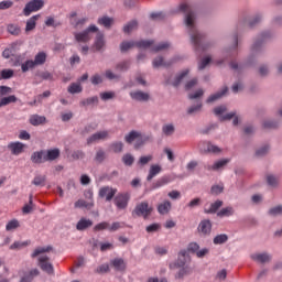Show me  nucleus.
Returning <instances> with one entry per match:
<instances>
[{
	"label": "nucleus",
	"instance_id": "nucleus-30",
	"mask_svg": "<svg viewBox=\"0 0 282 282\" xmlns=\"http://www.w3.org/2000/svg\"><path fill=\"white\" fill-rule=\"evenodd\" d=\"M171 200H164L158 205L159 215H169L171 213Z\"/></svg>",
	"mask_w": 282,
	"mask_h": 282
},
{
	"label": "nucleus",
	"instance_id": "nucleus-49",
	"mask_svg": "<svg viewBox=\"0 0 282 282\" xmlns=\"http://www.w3.org/2000/svg\"><path fill=\"white\" fill-rule=\"evenodd\" d=\"M131 47H135V42L133 41H123L120 44V52L124 53V52H129V50H131Z\"/></svg>",
	"mask_w": 282,
	"mask_h": 282
},
{
	"label": "nucleus",
	"instance_id": "nucleus-42",
	"mask_svg": "<svg viewBox=\"0 0 282 282\" xmlns=\"http://www.w3.org/2000/svg\"><path fill=\"white\" fill-rule=\"evenodd\" d=\"M191 70L188 69H184L182 73H180L174 82L172 83L173 87H180L182 80H184V78H186V75L189 74Z\"/></svg>",
	"mask_w": 282,
	"mask_h": 282
},
{
	"label": "nucleus",
	"instance_id": "nucleus-11",
	"mask_svg": "<svg viewBox=\"0 0 282 282\" xmlns=\"http://www.w3.org/2000/svg\"><path fill=\"white\" fill-rule=\"evenodd\" d=\"M130 98L137 102H148L151 96L142 90H135L130 93Z\"/></svg>",
	"mask_w": 282,
	"mask_h": 282
},
{
	"label": "nucleus",
	"instance_id": "nucleus-17",
	"mask_svg": "<svg viewBox=\"0 0 282 282\" xmlns=\"http://www.w3.org/2000/svg\"><path fill=\"white\" fill-rule=\"evenodd\" d=\"M107 138H109L108 131H99L87 139V144H94V142H98V140H105Z\"/></svg>",
	"mask_w": 282,
	"mask_h": 282
},
{
	"label": "nucleus",
	"instance_id": "nucleus-39",
	"mask_svg": "<svg viewBox=\"0 0 282 282\" xmlns=\"http://www.w3.org/2000/svg\"><path fill=\"white\" fill-rule=\"evenodd\" d=\"M91 105H98V96H94V97L83 99L79 102L80 107H91Z\"/></svg>",
	"mask_w": 282,
	"mask_h": 282
},
{
	"label": "nucleus",
	"instance_id": "nucleus-29",
	"mask_svg": "<svg viewBox=\"0 0 282 282\" xmlns=\"http://www.w3.org/2000/svg\"><path fill=\"white\" fill-rule=\"evenodd\" d=\"M105 34H102L101 32L97 33L94 43L96 52H100L105 47Z\"/></svg>",
	"mask_w": 282,
	"mask_h": 282
},
{
	"label": "nucleus",
	"instance_id": "nucleus-23",
	"mask_svg": "<svg viewBox=\"0 0 282 282\" xmlns=\"http://www.w3.org/2000/svg\"><path fill=\"white\" fill-rule=\"evenodd\" d=\"M228 94V86H225L221 90L217 91L216 94L214 95H210L206 102L208 105H210V102H215L217 100H219L220 98H224V96H226Z\"/></svg>",
	"mask_w": 282,
	"mask_h": 282
},
{
	"label": "nucleus",
	"instance_id": "nucleus-47",
	"mask_svg": "<svg viewBox=\"0 0 282 282\" xmlns=\"http://www.w3.org/2000/svg\"><path fill=\"white\" fill-rule=\"evenodd\" d=\"M47 181V176L45 175H36L33 181L32 184L34 186H45V182Z\"/></svg>",
	"mask_w": 282,
	"mask_h": 282
},
{
	"label": "nucleus",
	"instance_id": "nucleus-40",
	"mask_svg": "<svg viewBox=\"0 0 282 282\" xmlns=\"http://www.w3.org/2000/svg\"><path fill=\"white\" fill-rule=\"evenodd\" d=\"M154 41L153 40H141L138 42H134V46L139 47V50H147L153 45Z\"/></svg>",
	"mask_w": 282,
	"mask_h": 282
},
{
	"label": "nucleus",
	"instance_id": "nucleus-58",
	"mask_svg": "<svg viewBox=\"0 0 282 282\" xmlns=\"http://www.w3.org/2000/svg\"><path fill=\"white\" fill-rule=\"evenodd\" d=\"M107 158V154L104 152L102 149L98 150L95 155V162H98L101 164V162H105V159Z\"/></svg>",
	"mask_w": 282,
	"mask_h": 282
},
{
	"label": "nucleus",
	"instance_id": "nucleus-2",
	"mask_svg": "<svg viewBox=\"0 0 282 282\" xmlns=\"http://www.w3.org/2000/svg\"><path fill=\"white\" fill-rule=\"evenodd\" d=\"M151 213H153V208L149 206V202H141L134 207L132 217L149 219V217H151Z\"/></svg>",
	"mask_w": 282,
	"mask_h": 282
},
{
	"label": "nucleus",
	"instance_id": "nucleus-52",
	"mask_svg": "<svg viewBox=\"0 0 282 282\" xmlns=\"http://www.w3.org/2000/svg\"><path fill=\"white\" fill-rule=\"evenodd\" d=\"M12 102H17V96L10 95L8 97H3L0 99V107H6V105H10Z\"/></svg>",
	"mask_w": 282,
	"mask_h": 282
},
{
	"label": "nucleus",
	"instance_id": "nucleus-50",
	"mask_svg": "<svg viewBox=\"0 0 282 282\" xmlns=\"http://www.w3.org/2000/svg\"><path fill=\"white\" fill-rule=\"evenodd\" d=\"M14 76V70L10 68H6L1 70L0 74V80H9V78H12Z\"/></svg>",
	"mask_w": 282,
	"mask_h": 282
},
{
	"label": "nucleus",
	"instance_id": "nucleus-24",
	"mask_svg": "<svg viewBox=\"0 0 282 282\" xmlns=\"http://www.w3.org/2000/svg\"><path fill=\"white\" fill-rule=\"evenodd\" d=\"M35 80L36 85H39V83H43V80H54V75L47 70L37 72L35 73Z\"/></svg>",
	"mask_w": 282,
	"mask_h": 282
},
{
	"label": "nucleus",
	"instance_id": "nucleus-4",
	"mask_svg": "<svg viewBox=\"0 0 282 282\" xmlns=\"http://www.w3.org/2000/svg\"><path fill=\"white\" fill-rule=\"evenodd\" d=\"M131 199V194L129 192L119 193L115 196L113 202L118 210H124L129 206V200Z\"/></svg>",
	"mask_w": 282,
	"mask_h": 282
},
{
	"label": "nucleus",
	"instance_id": "nucleus-55",
	"mask_svg": "<svg viewBox=\"0 0 282 282\" xmlns=\"http://www.w3.org/2000/svg\"><path fill=\"white\" fill-rule=\"evenodd\" d=\"M169 47H171V43L169 42H161L159 43L156 46L152 47V52H162L164 50H169Z\"/></svg>",
	"mask_w": 282,
	"mask_h": 282
},
{
	"label": "nucleus",
	"instance_id": "nucleus-1",
	"mask_svg": "<svg viewBox=\"0 0 282 282\" xmlns=\"http://www.w3.org/2000/svg\"><path fill=\"white\" fill-rule=\"evenodd\" d=\"M181 12H187L185 15V25L189 30L191 42L194 45L196 52H206L210 47V43H206V35L195 28V12L191 11V7L186 3H182L178 7Z\"/></svg>",
	"mask_w": 282,
	"mask_h": 282
},
{
	"label": "nucleus",
	"instance_id": "nucleus-41",
	"mask_svg": "<svg viewBox=\"0 0 282 282\" xmlns=\"http://www.w3.org/2000/svg\"><path fill=\"white\" fill-rule=\"evenodd\" d=\"M109 149L110 151H112V153H122L124 149V143H122L121 141L112 142L109 145Z\"/></svg>",
	"mask_w": 282,
	"mask_h": 282
},
{
	"label": "nucleus",
	"instance_id": "nucleus-63",
	"mask_svg": "<svg viewBox=\"0 0 282 282\" xmlns=\"http://www.w3.org/2000/svg\"><path fill=\"white\" fill-rule=\"evenodd\" d=\"M73 160H84L85 159V152L83 150H75L72 153Z\"/></svg>",
	"mask_w": 282,
	"mask_h": 282
},
{
	"label": "nucleus",
	"instance_id": "nucleus-19",
	"mask_svg": "<svg viewBox=\"0 0 282 282\" xmlns=\"http://www.w3.org/2000/svg\"><path fill=\"white\" fill-rule=\"evenodd\" d=\"M175 63V58L171 59L170 62H164V57L158 56L156 58L153 59L152 65L154 69H158V67H171Z\"/></svg>",
	"mask_w": 282,
	"mask_h": 282
},
{
	"label": "nucleus",
	"instance_id": "nucleus-62",
	"mask_svg": "<svg viewBox=\"0 0 282 282\" xmlns=\"http://www.w3.org/2000/svg\"><path fill=\"white\" fill-rule=\"evenodd\" d=\"M224 193V185H214L210 188L212 195H221Z\"/></svg>",
	"mask_w": 282,
	"mask_h": 282
},
{
	"label": "nucleus",
	"instance_id": "nucleus-14",
	"mask_svg": "<svg viewBox=\"0 0 282 282\" xmlns=\"http://www.w3.org/2000/svg\"><path fill=\"white\" fill-rule=\"evenodd\" d=\"M58 158H61V150L58 148L45 151L44 160L46 162H54V160H58Z\"/></svg>",
	"mask_w": 282,
	"mask_h": 282
},
{
	"label": "nucleus",
	"instance_id": "nucleus-8",
	"mask_svg": "<svg viewBox=\"0 0 282 282\" xmlns=\"http://www.w3.org/2000/svg\"><path fill=\"white\" fill-rule=\"evenodd\" d=\"M118 193V189L109 186H104L99 189V197L105 198L106 202H111L113 197H116V194Z\"/></svg>",
	"mask_w": 282,
	"mask_h": 282
},
{
	"label": "nucleus",
	"instance_id": "nucleus-34",
	"mask_svg": "<svg viewBox=\"0 0 282 282\" xmlns=\"http://www.w3.org/2000/svg\"><path fill=\"white\" fill-rule=\"evenodd\" d=\"M141 133L139 131L132 130L128 134L124 135V141L127 144H132V142H135L138 138H140Z\"/></svg>",
	"mask_w": 282,
	"mask_h": 282
},
{
	"label": "nucleus",
	"instance_id": "nucleus-27",
	"mask_svg": "<svg viewBox=\"0 0 282 282\" xmlns=\"http://www.w3.org/2000/svg\"><path fill=\"white\" fill-rule=\"evenodd\" d=\"M224 206V200L217 199L216 202L212 203L208 209H205L204 213L206 215H215Z\"/></svg>",
	"mask_w": 282,
	"mask_h": 282
},
{
	"label": "nucleus",
	"instance_id": "nucleus-59",
	"mask_svg": "<svg viewBox=\"0 0 282 282\" xmlns=\"http://www.w3.org/2000/svg\"><path fill=\"white\" fill-rule=\"evenodd\" d=\"M199 251V243L197 242H189L187 246V252H191L192 254H197Z\"/></svg>",
	"mask_w": 282,
	"mask_h": 282
},
{
	"label": "nucleus",
	"instance_id": "nucleus-35",
	"mask_svg": "<svg viewBox=\"0 0 282 282\" xmlns=\"http://www.w3.org/2000/svg\"><path fill=\"white\" fill-rule=\"evenodd\" d=\"M47 61V54L45 52H39L35 57L33 63L35 64V67L39 65H45V62Z\"/></svg>",
	"mask_w": 282,
	"mask_h": 282
},
{
	"label": "nucleus",
	"instance_id": "nucleus-25",
	"mask_svg": "<svg viewBox=\"0 0 282 282\" xmlns=\"http://www.w3.org/2000/svg\"><path fill=\"white\" fill-rule=\"evenodd\" d=\"M230 162L229 159H223L219 161H216L213 165H205L206 171H219V169H224L226 164Z\"/></svg>",
	"mask_w": 282,
	"mask_h": 282
},
{
	"label": "nucleus",
	"instance_id": "nucleus-46",
	"mask_svg": "<svg viewBox=\"0 0 282 282\" xmlns=\"http://www.w3.org/2000/svg\"><path fill=\"white\" fill-rule=\"evenodd\" d=\"M162 133L166 137L173 135L175 133V126L173 123H167L162 127Z\"/></svg>",
	"mask_w": 282,
	"mask_h": 282
},
{
	"label": "nucleus",
	"instance_id": "nucleus-18",
	"mask_svg": "<svg viewBox=\"0 0 282 282\" xmlns=\"http://www.w3.org/2000/svg\"><path fill=\"white\" fill-rule=\"evenodd\" d=\"M91 226H94V220L83 217L77 221L76 230L83 232L84 230H87V228H91Z\"/></svg>",
	"mask_w": 282,
	"mask_h": 282
},
{
	"label": "nucleus",
	"instance_id": "nucleus-43",
	"mask_svg": "<svg viewBox=\"0 0 282 282\" xmlns=\"http://www.w3.org/2000/svg\"><path fill=\"white\" fill-rule=\"evenodd\" d=\"M131 67V61L126 59L116 65L117 72H127Z\"/></svg>",
	"mask_w": 282,
	"mask_h": 282
},
{
	"label": "nucleus",
	"instance_id": "nucleus-33",
	"mask_svg": "<svg viewBox=\"0 0 282 282\" xmlns=\"http://www.w3.org/2000/svg\"><path fill=\"white\" fill-rule=\"evenodd\" d=\"M97 23L99 25H102L104 28H106V30H109L111 28V25H113V18H109L107 15H104V17L98 19Z\"/></svg>",
	"mask_w": 282,
	"mask_h": 282
},
{
	"label": "nucleus",
	"instance_id": "nucleus-56",
	"mask_svg": "<svg viewBox=\"0 0 282 282\" xmlns=\"http://www.w3.org/2000/svg\"><path fill=\"white\" fill-rule=\"evenodd\" d=\"M150 19L152 21H164L166 19V14L162 11L153 12V13L150 14Z\"/></svg>",
	"mask_w": 282,
	"mask_h": 282
},
{
	"label": "nucleus",
	"instance_id": "nucleus-28",
	"mask_svg": "<svg viewBox=\"0 0 282 282\" xmlns=\"http://www.w3.org/2000/svg\"><path fill=\"white\" fill-rule=\"evenodd\" d=\"M235 215V207L227 206L217 212V217L224 219V217H232Z\"/></svg>",
	"mask_w": 282,
	"mask_h": 282
},
{
	"label": "nucleus",
	"instance_id": "nucleus-32",
	"mask_svg": "<svg viewBox=\"0 0 282 282\" xmlns=\"http://www.w3.org/2000/svg\"><path fill=\"white\" fill-rule=\"evenodd\" d=\"M160 173H162V166L151 165L149 170V174L147 176V181L151 182V180H153V177H155L156 175H160Z\"/></svg>",
	"mask_w": 282,
	"mask_h": 282
},
{
	"label": "nucleus",
	"instance_id": "nucleus-61",
	"mask_svg": "<svg viewBox=\"0 0 282 282\" xmlns=\"http://www.w3.org/2000/svg\"><path fill=\"white\" fill-rule=\"evenodd\" d=\"M94 204L87 203V200L78 199L75 202V208H91Z\"/></svg>",
	"mask_w": 282,
	"mask_h": 282
},
{
	"label": "nucleus",
	"instance_id": "nucleus-10",
	"mask_svg": "<svg viewBox=\"0 0 282 282\" xmlns=\"http://www.w3.org/2000/svg\"><path fill=\"white\" fill-rule=\"evenodd\" d=\"M199 147L203 153H221V149L210 143V141H202Z\"/></svg>",
	"mask_w": 282,
	"mask_h": 282
},
{
	"label": "nucleus",
	"instance_id": "nucleus-57",
	"mask_svg": "<svg viewBox=\"0 0 282 282\" xmlns=\"http://www.w3.org/2000/svg\"><path fill=\"white\" fill-rule=\"evenodd\" d=\"M20 226L21 225L19 224V220L12 219L7 224L6 230L10 232V230H17V228H19Z\"/></svg>",
	"mask_w": 282,
	"mask_h": 282
},
{
	"label": "nucleus",
	"instance_id": "nucleus-51",
	"mask_svg": "<svg viewBox=\"0 0 282 282\" xmlns=\"http://www.w3.org/2000/svg\"><path fill=\"white\" fill-rule=\"evenodd\" d=\"M68 94H80L83 93V86L80 84L73 83L68 86Z\"/></svg>",
	"mask_w": 282,
	"mask_h": 282
},
{
	"label": "nucleus",
	"instance_id": "nucleus-7",
	"mask_svg": "<svg viewBox=\"0 0 282 282\" xmlns=\"http://www.w3.org/2000/svg\"><path fill=\"white\" fill-rule=\"evenodd\" d=\"M39 265L46 274H54V264L50 262V257L41 256L39 258Z\"/></svg>",
	"mask_w": 282,
	"mask_h": 282
},
{
	"label": "nucleus",
	"instance_id": "nucleus-64",
	"mask_svg": "<svg viewBox=\"0 0 282 282\" xmlns=\"http://www.w3.org/2000/svg\"><path fill=\"white\" fill-rule=\"evenodd\" d=\"M197 206H202V198H199V197L192 199L187 204V208H197Z\"/></svg>",
	"mask_w": 282,
	"mask_h": 282
},
{
	"label": "nucleus",
	"instance_id": "nucleus-44",
	"mask_svg": "<svg viewBox=\"0 0 282 282\" xmlns=\"http://www.w3.org/2000/svg\"><path fill=\"white\" fill-rule=\"evenodd\" d=\"M7 32H9V34H12V36H19V34H21V26H19L18 24H8Z\"/></svg>",
	"mask_w": 282,
	"mask_h": 282
},
{
	"label": "nucleus",
	"instance_id": "nucleus-22",
	"mask_svg": "<svg viewBox=\"0 0 282 282\" xmlns=\"http://www.w3.org/2000/svg\"><path fill=\"white\" fill-rule=\"evenodd\" d=\"M151 140H153V137L149 134H140V137H138V139L134 142V149H142V147H144L147 142H151Z\"/></svg>",
	"mask_w": 282,
	"mask_h": 282
},
{
	"label": "nucleus",
	"instance_id": "nucleus-38",
	"mask_svg": "<svg viewBox=\"0 0 282 282\" xmlns=\"http://www.w3.org/2000/svg\"><path fill=\"white\" fill-rule=\"evenodd\" d=\"M133 30H138V20H131L123 26L124 34H131Z\"/></svg>",
	"mask_w": 282,
	"mask_h": 282
},
{
	"label": "nucleus",
	"instance_id": "nucleus-21",
	"mask_svg": "<svg viewBox=\"0 0 282 282\" xmlns=\"http://www.w3.org/2000/svg\"><path fill=\"white\" fill-rule=\"evenodd\" d=\"M193 274V268L191 265H185L178 268V272L175 273V279L182 280L184 276H191Z\"/></svg>",
	"mask_w": 282,
	"mask_h": 282
},
{
	"label": "nucleus",
	"instance_id": "nucleus-20",
	"mask_svg": "<svg viewBox=\"0 0 282 282\" xmlns=\"http://www.w3.org/2000/svg\"><path fill=\"white\" fill-rule=\"evenodd\" d=\"M31 162H33V164H43V162H47L45 160V150L33 152L31 155Z\"/></svg>",
	"mask_w": 282,
	"mask_h": 282
},
{
	"label": "nucleus",
	"instance_id": "nucleus-45",
	"mask_svg": "<svg viewBox=\"0 0 282 282\" xmlns=\"http://www.w3.org/2000/svg\"><path fill=\"white\" fill-rule=\"evenodd\" d=\"M226 241H228V235L226 234H220V235H217L214 240H213V243L215 246H221L223 243H226Z\"/></svg>",
	"mask_w": 282,
	"mask_h": 282
},
{
	"label": "nucleus",
	"instance_id": "nucleus-31",
	"mask_svg": "<svg viewBox=\"0 0 282 282\" xmlns=\"http://www.w3.org/2000/svg\"><path fill=\"white\" fill-rule=\"evenodd\" d=\"M40 18H41V14H36V15L31 17L26 21L25 32H32V30H35L36 29V21H39Z\"/></svg>",
	"mask_w": 282,
	"mask_h": 282
},
{
	"label": "nucleus",
	"instance_id": "nucleus-37",
	"mask_svg": "<svg viewBox=\"0 0 282 282\" xmlns=\"http://www.w3.org/2000/svg\"><path fill=\"white\" fill-rule=\"evenodd\" d=\"M53 250L52 246H46V247H37L31 254L32 259H36L39 254H45V252H51Z\"/></svg>",
	"mask_w": 282,
	"mask_h": 282
},
{
	"label": "nucleus",
	"instance_id": "nucleus-9",
	"mask_svg": "<svg viewBox=\"0 0 282 282\" xmlns=\"http://www.w3.org/2000/svg\"><path fill=\"white\" fill-rule=\"evenodd\" d=\"M198 232L204 237H208L213 232V223L210 219H204L198 225Z\"/></svg>",
	"mask_w": 282,
	"mask_h": 282
},
{
	"label": "nucleus",
	"instance_id": "nucleus-36",
	"mask_svg": "<svg viewBox=\"0 0 282 282\" xmlns=\"http://www.w3.org/2000/svg\"><path fill=\"white\" fill-rule=\"evenodd\" d=\"M39 274H40L39 269H33L29 273H26L24 276H22L20 282H32L34 281V276H39Z\"/></svg>",
	"mask_w": 282,
	"mask_h": 282
},
{
	"label": "nucleus",
	"instance_id": "nucleus-3",
	"mask_svg": "<svg viewBox=\"0 0 282 282\" xmlns=\"http://www.w3.org/2000/svg\"><path fill=\"white\" fill-rule=\"evenodd\" d=\"M90 32H98V26L90 24L86 30L74 33L75 41H77V43H89V41H91Z\"/></svg>",
	"mask_w": 282,
	"mask_h": 282
},
{
	"label": "nucleus",
	"instance_id": "nucleus-54",
	"mask_svg": "<svg viewBox=\"0 0 282 282\" xmlns=\"http://www.w3.org/2000/svg\"><path fill=\"white\" fill-rule=\"evenodd\" d=\"M93 230H94V232H101V230H109V223L101 221V223L95 225Z\"/></svg>",
	"mask_w": 282,
	"mask_h": 282
},
{
	"label": "nucleus",
	"instance_id": "nucleus-53",
	"mask_svg": "<svg viewBox=\"0 0 282 282\" xmlns=\"http://www.w3.org/2000/svg\"><path fill=\"white\" fill-rule=\"evenodd\" d=\"M34 67H36V64H34V61L32 59H28L25 63L21 65L23 74H25V72H30V69H34Z\"/></svg>",
	"mask_w": 282,
	"mask_h": 282
},
{
	"label": "nucleus",
	"instance_id": "nucleus-26",
	"mask_svg": "<svg viewBox=\"0 0 282 282\" xmlns=\"http://www.w3.org/2000/svg\"><path fill=\"white\" fill-rule=\"evenodd\" d=\"M251 259L258 263H270L272 256L268 253H254L251 254Z\"/></svg>",
	"mask_w": 282,
	"mask_h": 282
},
{
	"label": "nucleus",
	"instance_id": "nucleus-5",
	"mask_svg": "<svg viewBox=\"0 0 282 282\" xmlns=\"http://www.w3.org/2000/svg\"><path fill=\"white\" fill-rule=\"evenodd\" d=\"M43 6H45V2L43 0H33V1L28 2L23 10L24 17H30V14H32V12H39V10H41V8H43Z\"/></svg>",
	"mask_w": 282,
	"mask_h": 282
},
{
	"label": "nucleus",
	"instance_id": "nucleus-16",
	"mask_svg": "<svg viewBox=\"0 0 282 282\" xmlns=\"http://www.w3.org/2000/svg\"><path fill=\"white\" fill-rule=\"evenodd\" d=\"M110 264L117 272H124L127 270V262H124V259L122 258H115L110 261Z\"/></svg>",
	"mask_w": 282,
	"mask_h": 282
},
{
	"label": "nucleus",
	"instance_id": "nucleus-15",
	"mask_svg": "<svg viewBox=\"0 0 282 282\" xmlns=\"http://www.w3.org/2000/svg\"><path fill=\"white\" fill-rule=\"evenodd\" d=\"M166 184H171V176H162L151 185V191H158V188H162V186H166Z\"/></svg>",
	"mask_w": 282,
	"mask_h": 282
},
{
	"label": "nucleus",
	"instance_id": "nucleus-6",
	"mask_svg": "<svg viewBox=\"0 0 282 282\" xmlns=\"http://www.w3.org/2000/svg\"><path fill=\"white\" fill-rule=\"evenodd\" d=\"M186 249H182L178 252L177 259L169 264L170 270H178V268L186 267Z\"/></svg>",
	"mask_w": 282,
	"mask_h": 282
},
{
	"label": "nucleus",
	"instance_id": "nucleus-60",
	"mask_svg": "<svg viewBox=\"0 0 282 282\" xmlns=\"http://www.w3.org/2000/svg\"><path fill=\"white\" fill-rule=\"evenodd\" d=\"M202 101H198L197 105H194V106H191L188 109H187V113L191 116L193 113H197V111H202Z\"/></svg>",
	"mask_w": 282,
	"mask_h": 282
},
{
	"label": "nucleus",
	"instance_id": "nucleus-13",
	"mask_svg": "<svg viewBox=\"0 0 282 282\" xmlns=\"http://www.w3.org/2000/svg\"><path fill=\"white\" fill-rule=\"evenodd\" d=\"M8 149H10L12 155H21L25 149V144L15 141L8 144Z\"/></svg>",
	"mask_w": 282,
	"mask_h": 282
},
{
	"label": "nucleus",
	"instance_id": "nucleus-48",
	"mask_svg": "<svg viewBox=\"0 0 282 282\" xmlns=\"http://www.w3.org/2000/svg\"><path fill=\"white\" fill-rule=\"evenodd\" d=\"M121 160L124 166H133V162H135V158L131 153L124 154Z\"/></svg>",
	"mask_w": 282,
	"mask_h": 282
},
{
	"label": "nucleus",
	"instance_id": "nucleus-12",
	"mask_svg": "<svg viewBox=\"0 0 282 282\" xmlns=\"http://www.w3.org/2000/svg\"><path fill=\"white\" fill-rule=\"evenodd\" d=\"M29 122L32 127H41V124H47V118L41 115H31Z\"/></svg>",
	"mask_w": 282,
	"mask_h": 282
}]
</instances>
